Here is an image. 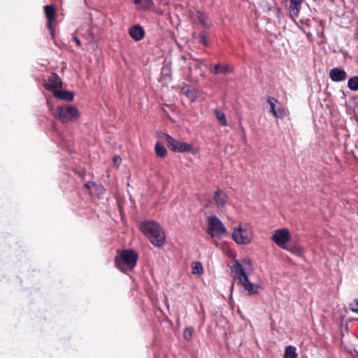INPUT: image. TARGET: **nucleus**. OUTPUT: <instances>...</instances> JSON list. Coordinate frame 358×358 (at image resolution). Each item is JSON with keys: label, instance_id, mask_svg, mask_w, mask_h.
I'll use <instances>...</instances> for the list:
<instances>
[{"label": "nucleus", "instance_id": "1", "mask_svg": "<svg viewBox=\"0 0 358 358\" xmlns=\"http://www.w3.org/2000/svg\"><path fill=\"white\" fill-rule=\"evenodd\" d=\"M252 270L250 260L244 259L242 262L235 261L231 267V273L235 280L238 281L248 295L257 294L261 287L259 285L252 283L248 278L246 271Z\"/></svg>", "mask_w": 358, "mask_h": 358}, {"label": "nucleus", "instance_id": "2", "mask_svg": "<svg viewBox=\"0 0 358 358\" xmlns=\"http://www.w3.org/2000/svg\"><path fill=\"white\" fill-rule=\"evenodd\" d=\"M141 230L155 246L161 247L165 241L163 229L155 222H145L141 225Z\"/></svg>", "mask_w": 358, "mask_h": 358}, {"label": "nucleus", "instance_id": "3", "mask_svg": "<svg viewBox=\"0 0 358 358\" xmlns=\"http://www.w3.org/2000/svg\"><path fill=\"white\" fill-rule=\"evenodd\" d=\"M138 254L133 250H124L115 258L116 266L122 272L131 271L136 265Z\"/></svg>", "mask_w": 358, "mask_h": 358}, {"label": "nucleus", "instance_id": "4", "mask_svg": "<svg viewBox=\"0 0 358 358\" xmlns=\"http://www.w3.org/2000/svg\"><path fill=\"white\" fill-rule=\"evenodd\" d=\"M207 233L213 239H221L227 233V229L222 221L215 215L208 217Z\"/></svg>", "mask_w": 358, "mask_h": 358}, {"label": "nucleus", "instance_id": "5", "mask_svg": "<svg viewBox=\"0 0 358 358\" xmlns=\"http://www.w3.org/2000/svg\"><path fill=\"white\" fill-rule=\"evenodd\" d=\"M76 107L71 105H64L57 107L54 115L63 123H67L76 120L79 117Z\"/></svg>", "mask_w": 358, "mask_h": 358}, {"label": "nucleus", "instance_id": "6", "mask_svg": "<svg viewBox=\"0 0 358 358\" xmlns=\"http://www.w3.org/2000/svg\"><path fill=\"white\" fill-rule=\"evenodd\" d=\"M232 238L240 245H248L252 239V231L250 226L247 224H238L234 229Z\"/></svg>", "mask_w": 358, "mask_h": 358}, {"label": "nucleus", "instance_id": "7", "mask_svg": "<svg viewBox=\"0 0 358 358\" xmlns=\"http://www.w3.org/2000/svg\"><path fill=\"white\" fill-rule=\"evenodd\" d=\"M162 138H164L168 148L175 152H187L192 150V146L184 141H179L167 134H164Z\"/></svg>", "mask_w": 358, "mask_h": 358}, {"label": "nucleus", "instance_id": "8", "mask_svg": "<svg viewBox=\"0 0 358 358\" xmlns=\"http://www.w3.org/2000/svg\"><path fill=\"white\" fill-rule=\"evenodd\" d=\"M291 239V234L286 228H281L273 231L271 240L282 249H287V243Z\"/></svg>", "mask_w": 358, "mask_h": 358}, {"label": "nucleus", "instance_id": "9", "mask_svg": "<svg viewBox=\"0 0 358 358\" xmlns=\"http://www.w3.org/2000/svg\"><path fill=\"white\" fill-rule=\"evenodd\" d=\"M268 103L270 105L273 115L277 118H283L287 115L286 110L273 97H268Z\"/></svg>", "mask_w": 358, "mask_h": 358}, {"label": "nucleus", "instance_id": "10", "mask_svg": "<svg viewBox=\"0 0 358 358\" xmlns=\"http://www.w3.org/2000/svg\"><path fill=\"white\" fill-rule=\"evenodd\" d=\"M62 83L59 77L57 74H52L49 77L48 83L44 85V87L54 94V91L58 90L57 89L62 87Z\"/></svg>", "mask_w": 358, "mask_h": 358}, {"label": "nucleus", "instance_id": "11", "mask_svg": "<svg viewBox=\"0 0 358 358\" xmlns=\"http://www.w3.org/2000/svg\"><path fill=\"white\" fill-rule=\"evenodd\" d=\"M228 196L223 190L217 189L215 192L213 200L218 208L223 209L225 208Z\"/></svg>", "mask_w": 358, "mask_h": 358}, {"label": "nucleus", "instance_id": "12", "mask_svg": "<svg viewBox=\"0 0 358 358\" xmlns=\"http://www.w3.org/2000/svg\"><path fill=\"white\" fill-rule=\"evenodd\" d=\"M329 78L334 82H342L347 78V73L343 69L336 67L329 71Z\"/></svg>", "mask_w": 358, "mask_h": 358}, {"label": "nucleus", "instance_id": "13", "mask_svg": "<svg viewBox=\"0 0 358 358\" xmlns=\"http://www.w3.org/2000/svg\"><path fill=\"white\" fill-rule=\"evenodd\" d=\"M45 16L48 19V27L51 31V34L52 36L53 35V21L55 20V9L54 7L51 5H48L45 6Z\"/></svg>", "mask_w": 358, "mask_h": 358}, {"label": "nucleus", "instance_id": "14", "mask_svg": "<svg viewBox=\"0 0 358 358\" xmlns=\"http://www.w3.org/2000/svg\"><path fill=\"white\" fill-rule=\"evenodd\" d=\"M303 1V0H290L289 10L291 17L294 18L299 16Z\"/></svg>", "mask_w": 358, "mask_h": 358}, {"label": "nucleus", "instance_id": "15", "mask_svg": "<svg viewBox=\"0 0 358 358\" xmlns=\"http://www.w3.org/2000/svg\"><path fill=\"white\" fill-rule=\"evenodd\" d=\"M130 36L135 41L141 40L145 34L143 29L140 25H134L129 29Z\"/></svg>", "mask_w": 358, "mask_h": 358}, {"label": "nucleus", "instance_id": "16", "mask_svg": "<svg viewBox=\"0 0 358 358\" xmlns=\"http://www.w3.org/2000/svg\"><path fill=\"white\" fill-rule=\"evenodd\" d=\"M53 95L59 99L66 101H72L74 97V94L69 91L66 90H55Z\"/></svg>", "mask_w": 358, "mask_h": 358}, {"label": "nucleus", "instance_id": "17", "mask_svg": "<svg viewBox=\"0 0 358 358\" xmlns=\"http://www.w3.org/2000/svg\"><path fill=\"white\" fill-rule=\"evenodd\" d=\"M196 16L200 23L206 28H209L211 25L210 20L208 17L202 12L197 10Z\"/></svg>", "mask_w": 358, "mask_h": 358}, {"label": "nucleus", "instance_id": "18", "mask_svg": "<svg viewBox=\"0 0 358 358\" xmlns=\"http://www.w3.org/2000/svg\"><path fill=\"white\" fill-rule=\"evenodd\" d=\"M212 71L215 74H218V73H227L231 72V69L230 68V66L228 64L221 65V64H218L213 66V69L212 70Z\"/></svg>", "mask_w": 358, "mask_h": 358}, {"label": "nucleus", "instance_id": "19", "mask_svg": "<svg viewBox=\"0 0 358 358\" xmlns=\"http://www.w3.org/2000/svg\"><path fill=\"white\" fill-rule=\"evenodd\" d=\"M296 348L293 345L285 348L283 358H297Z\"/></svg>", "mask_w": 358, "mask_h": 358}, {"label": "nucleus", "instance_id": "20", "mask_svg": "<svg viewBox=\"0 0 358 358\" xmlns=\"http://www.w3.org/2000/svg\"><path fill=\"white\" fill-rule=\"evenodd\" d=\"M155 152L158 157H164L166 155L167 151L165 147L159 142L157 141L155 144Z\"/></svg>", "mask_w": 358, "mask_h": 358}, {"label": "nucleus", "instance_id": "21", "mask_svg": "<svg viewBox=\"0 0 358 358\" xmlns=\"http://www.w3.org/2000/svg\"><path fill=\"white\" fill-rule=\"evenodd\" d=\"M285 250L292 252L297 256H300L303 253V248L299 245H294L290 247L287 246V249Z\"/></svg>", "mask_w": 358, "mask_h": 358}, {"label": "nucleus", "instance_id": "22", "mask_svg": "<svg viewBox=\"0 0 358 358\" xmlns=\"http://www.w3.org/2000/svg\"><path fill=\"white\" fill-rule=\"evenodd\" d=\"M133 2L136 4H142V8L143 9H148L149 8L152 7L153 6V1L152 0H132Z\"/></svg>", "mask_w": 358, "mask_h": 358}, {"label": "nucleus", "instance_id": "23", "mask_svg": "<svg viewBox=\"0 0 358 358\" xmlns=\"http://www.w3.org/2000/svg\"><path fill=\"white\" fill-rule=\"evenodd\" d=\"M348 86L352 91H358V76L350 78L348 80Z\"/></svg>", "mask_w": 358, "mask_h": 358}, {"label": "nucleus", "instance_id": "24", "mask_svg": "<svg viewBox=\"0 0 358 358\" xmlns=\"http://www.w3.org/2000/svg\"><path fill=\"white\" fill-rule=\"evenodd\" d=\"M214 113L217 119L220 121V124L223 126L227 125V119L224 113L217 109H215L214 110Z\"/></svg>", "mask_w": 358, "mask_h": 358}, {"label": "nucleus", "instance_id": "25", "mask_svg": "<svg viewBox=\"0 0 358 358\" xmlns=\"http://www.w3.org/2000/svg\"><path fill=\"white\" fill-rule=\"evenodd\" d=\"M192 273L194 274H201L203 273V266L199 262H194L192 266Z\"/></svg>", "mask_w": 358, "mask_h": 358}, {"label": "nucleus", "instance_id": "26", "mask_svg": "<svg viewBox=\"0 0 358 358\" xmlns=\"http://www.w3.org/2000/svg\"><path fill=\"white\" fill-rule=\"evenodd\" d=\"M193 331H194V329L192 327L186 328L184 331L185 339L187 341L190 340L192 337Z\"/></svg>", "mask_w": 358, "mask_h": 358}, {"label": "nucleus", "instance_id": "27", "mask_svg": "<svg viewBox=\"0 0 358 358\" xmlns=\"http://www.w3.org/2000/svg\"><path fill=\"white\" fill-rule=\"evenodd\" d=\"M183 94L191 101H194L196 98V92L190 90L183 91Z\"/></svg>", "mask_w": 358, "mask_h": 358}, {"label": "nucleus", "instance_id": "28", "mask_svg": "<svg viewBox=\"0 0 358 358\" xmlns=\"http://www.w3.org/2000/svg\"><path fill=\"white\" fill-rule=\"evenodd\" d=\"M350 309L352 312L358 314V300H354L350 303Z\"/></svg>", "mask_w": 358, "mask_h": 358}, {"label": "nucleus", "instance_id": "29", "mask_svg": "<svg viewBox=\"0 0 358 358\" xmlns=\"http://www.w3.org/2000/svg\"><path fill=\"white\" fill-rule=\"evenodd\" d=\"M199 40L200 43H203L205 45H207L208 41H207V36H206L205 32H201L199 34Z\"/></svg>", "mask_w": 358, "mask_h": 358}, {"label": "nucleus", "instance_id": "30", "mask_svg": "<svg viewBox=\"0 0 358 358\" xmlns=\"http://www.w3.org/2000/svg\"><path fill=\"white\" fill-rule=\"evenodd\" d=\"M113 161L115 166H119L121 163V158L119 156H115Z\"/></svg>", "mask_w": 358, "mask_h": 358}, {"label": "nucleus", "instance_id": "31", "mask_svg": "<svg viewBox=\"0 0 358 358\" xmlns=\"http://www.w3.org/2000/svg\"><path fill=\"white\" fill-rule=\"evenodd\" d=\"M73 41L76 43V44H77L78 45H79V46H80V45H81V41H80V40L78 37L74 36V37H73Z\"/></svg>", "mask_w": 358, "mask_h": 358}, {"label": "nucleus", "instance_id": "32", "mask_svg": "<svg viewBox=\"0 0 358 358\" xmlns=\"http://www.w3.org/2000/svg\"><path fill=\"white\" fill-rule=\"evenodd\" d=\"M85 185L87 189H90L92 186L94 185V184L93 182H89L86 183Z\"/></svg>", "mask_w": 358, "mask_h": 358}, {"label": "nucleus", "instance_id": "33", "mask_svg": "<svg viewBox=\"0 0 358 358\" xmlns=\"http://www.w3.org/2000/svg\"><path fill=\"white\" fill-rule=\"evenodd\" d=\"M194 67H195L196 69H200L201 68V64L200 63H197L196 64H195Z\"/></svg>", "mask_w": 358, "mask_h": 358}, {"label": "nucleus", "instance_id": "34", "mask_svg": "<svg viewBox=\"0 0 358 358\" xmlns=\"http://www.w3.org/2000/svg\"><path fill=\"white\" fill-rule=\"evenodd\" d=\"M165 302H166V306L169 307V304H168V301H167V298L166 297L165 298Z\"/></svg>", "mask_w": 358, "mask_h": 358}, {"label": "nucleus", "instance_id": "35", "mask_svg": "<svg viewBox=\"0 0 358 358\" xmlns=\"http://www.w3.org/2000/svg\"><path fill=\"white\" fill-rule=\"evenodd\" d=\"M233 288H234V284H232L231 289H232Z\"/></svg>", "mask_w": 358, "mask_h": 358}, {"label": "nucleus", "instance_id": "36", "mask_svg": "<svg viewBox=\"0 0 358 358\" xmlns=\"http://www.w3.org/2000/svg\"><path fill=\"white\" fill-rule=\"evenodd\" d=\"M357 122H358V118H357Z\"/></svg>", "mask_w": 358, "mask_h": 358}]
</instances>
